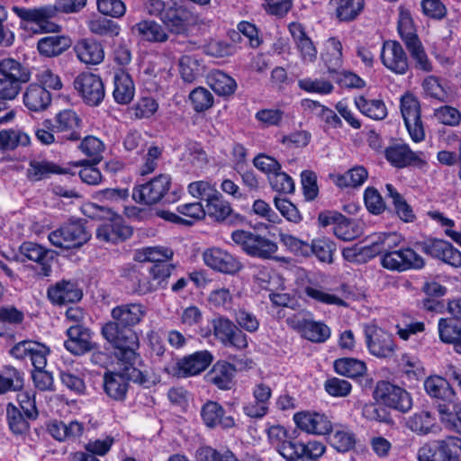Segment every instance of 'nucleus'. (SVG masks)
<instances>
[{
	"label": "nucleus",
	"instance_id": "f257e3e1",
	"mask_svg": "<svg viewBox=\"0 0 461 461\" xmlns=\"http://www.w3.org/2000/svg\"><path fill=\"white\" fill-rule=\"evenodd\" d=\"M102 334L116 349V355L124 366L120 372H106L104 375V390L113 400H123L128 382L131 381L148 386L149 381L147 375L134 366L138 359L137 350L140 343L135 331H121L118 325L107 322L102 328Z\"/></svg>",
	"mask_w": 461,
	"mask_h": 461
},
{
	"label": "nucleus",
	"instance_id": "f03ea898",
	"mask_svg": "<svg viewBox=\"0 0 461 461\" xmlns=\"http://www.w3.org/2000/svg\"><path fill=\"white\" fill-rule=\"evenodd\" d=\"M84 212L91 218H104L106 221L101 223L96 230V239L106 243H117L131 236V229L123 223L120 215L111 210L94 203L86 204Z\"/></svg>",
	"mask_w": 461,
	"mask_h": 461
},
{
	"label": "nucleus",
	"instance_id": "7ed1b4c3",
	"mask_svg": "<svg viewBox=\"0 0 461 461\" xmlns=\"http://www.w3.org/2000/svg\"><path fill=\"white\" fill-rule=\"evenodd\" d=\"M12 11L20 18V27L32 33H44L58 32L59 26L49 23L48 20L55 16V8L52 5H44L37 8H25L13 6Z\"/></svg>",
	"mask_w": 461,
	"mask_h": 461
},
{
	"label": "nucleus",
	"instance_id": "20e7f679",
	"mask_svg": "<svg viewBox=\"0 0 461 461\" xmlns=\"http://www.w3.org/2000/svg\"><path fill=\"white\" fill-rule=\"evenodd\" d=\"M418 461H461V438L450 437L426 443L418 450Z\"/></svg>",
	"mask_w": 461,
	"mask_h": 461
},
{
	"label": "nucleus",
	"instance_id": "39448f33",
	"mask_svg": "<svg viewBox=\"0 0 461 461\" xmlns=\"http://www.w3.org/2000/svg\"><path fill=\"white\" fill-rule=\"evenodd\" d=\"M91 235L80 221H70L49 234L50 243L58 248L71 249L83 246Z\"/></svg>",
	"mask_w": 461,
	"mask_h": 461
},
{
	"label": "nucleus",
	"instance_id": "423d86ee",
	"mask_svg": "<svg viewBox=\"0 0 461 461\" xmlns=\"http://www.w3.org/2000/svg\"><path fill=\"white\" fill-rule=\"evenodd\" d=\"M232 241L248 255L268 258L277 250L276 242L250 231L237 230L231 233Z\"/></svg>",
	"mask_w": 461,
	"mask_h": 461
},
{
	"label": "nucleus",
	"instance_id": "0eeeda50",
	"mask_svg": "<svg viewBox=\"0 0 461 461\" xmlns=\"http://www.w3.org/2000/svg\"><path fill=\"white\" fill-rule=\"evenodd\" d=\"M364 334L367 350L372 356L377 358H390L395 355L397 345L389 332L370 323L365 325Z\"/></svg>",
	"mask_w": 461,
	"mask_h": 461
},
{
	"label": "nucleus",
	"instance_id": "6e6552de",
	"mask_svg": "<svg viewBox=\"0 0 461 461\" xmlns=\"http://www.w3.org/2000/svg\"><path fill=\"white\" fill-rule=\"evenodd\" d=\"M380 264L389 271L402 273L411 269H421L425 261L412 249L402 248L384 253L380 257Z\"/></svg>",
	"mask_w": 461,
	"mask_h": 461
},
{
	"label": "nucleus",
	"instance_id": "1a4fd4ad",
	"mask_svg": "<svg viewBox=\"0 0 461 461\" xmlns=\"http://www.w3.org/2000/svg\"><path fill=\"white\" fill-rule=\"evenodd\" d=\"M400 110L411 139L414 142L422 141L425 138V131L418 98L411 93H405L400 99Z\"/></svg>",
	"mask_w": 461,
	"mask_h": 461
},
{
	"label": "nucleus",
	"instance_id": "9d476101",
	"mask_svg": "<svg viewBox=\"0 0 461 461\" xmlns=\"http://www.w3.org/2000/svg\"><path fill=\"white\" fill-rule=\"evenodd\" d=\"M318 221L322 227L333 225L334 235L344 241L353 240L363 233L360 223L348 220L336 211L321 212L318 216Z\"/></svg>",
	"mask_w": 461,
	"mask_h": 461
},
{
	"label": "nucleus",
	"instance_id": "9b49d317",
	"mask_svg": "<svg viewBox=\"0 0 461 461\" xmlns=\"http://www.w3.org/2000/svg\"><path fill=\"white\" fill-rule=\"evenodd\" d=\"M171 186V176L161 174L133 188L132 198L144 204H155L162 200Z\"/></svg>",
	"mask_w": 461,
	"mask_h": 461
},
{
	"label": "nucleus",
	"instance_id": "f8f14e48",
	"mask_svg": "<svg viewBox=\"0 0 461 461\" xmlns=\"http://www.w3.org/2000/svg\"><path fill=\"white\" fill-rule=\"evenodd\" d=\"M213 357L208 350L196 351L176 362L167 371L177 377H188L199 375L212 364Z\"/></svg>",
	"mask_w": 461,
	"mask_h": 461
},
{
	"label": "nucleus",
	"instance_id": "ddd939ff",
	"mask_svg": "<svg viewBox=\"0 0 461 461\" xmlns=\"http://www.w3.org/2000/svg\"><path fill=\"white\" fill-rule=\"evenodd\" d=\"M375 397L383 404L402 412L408 411L412 406L410 393L389 382L382 381L377 384Z\"/></svg>",
	"mask_w": 461,
	"mask_h": 461
},
{
	"label": "nucleus",
	"instance_id": "4468645a",
	"mask_svg": "<svg viewBox=\"0 0 461 461\" xmlns=\"http://www.w3.org/2000/svg\"><path fill=\"white\" fill-rule=\"evenodd\" d=\"M74 87L84 102L89 105H98L104 97V86L99 76L84 72L74 80Z\"/></svg>",
	"mask_w": 461,
	"mask_h": 461
},
{
	"label": "nucleus",
	"instance_id": "2eb2a0df",
	"mask_svg": "<svg viewBox=\"0 0 461 461\" xmlns=\"http://www.w3.org/2000/svg\"><path fill=\"white\" fill-rule=\"evenodd\" d=\"M297 429L312 435L323 436L332 430V423L322 412L314 411H297L293 416Z\"/></svg>",
	"mask_w": 461,
	"mask_h": 461
},
{
	"label": "nucleus",
	"instance_id": "dca6fc26",
	"mask_svg": "<svg viewBox=\"0 0 461 461\" xmlns=\"http://www.w3.org/2000/svg\"><path fill=\"white\" fill-rule=\"evenodd\" d=\"M214 336L225 346L239 350L248 347V337L228 318L219 317L212 321Z\"/></svg>",
	"mask_w": 461,
	"mask_h": 461
},
{
	"label": "nucleus",
	"instance_id": "f3484780",
	"mask_svg": "<svg viewBox=\"0 0 461 461\" xmlns=\"http://www.w3.org/2000/svg\"><path fill=\"white\" fill-rule=\"evenodd\" d=\"M303 292L307 299L315 303L339 307L348 306L339 289L328 287L315 280H309Z\"/></svg>",
	"mask_w": 461,
	"mask_h": 461
},
{
	"label": "nucleus",
	"instance_id": "a211bd4d",
	"mask_svg": "<svg viewBox=\"0 0 461 461\" xmlns=\"http://www.w3.org/2000/svg\"><path fill=\"white\" fill-rule=\"evenodd\" d=\"M49 348L35 340H23L16 343L10 354L17 359L29 358L35 368H45Z\"/></svg>",
	"mask_w": 461,
	"mask_h": 461
},
{
	"label": "nucleus",
	"instance_id": "6ab92c4d",
	"mask_svg": "<svg viewBox=\"0 0 461 461\" xmlns=\"http://www.w3.org/2000/svg\"><path fill=\"white\" fill-rule=\"evenodd\" d=\"M203 259L207 267L223 274L234 275L242 267L234 256L219 248L206 249L203 253Z\"/></svg>",
	"mask_w": 461,
	"mask_h": 461
},
{
	"label": "nucleus",
	"instance_id": "aec40b11",
	"mask_svg": "<svg viewBox=\"0 0 461 461\" xmlns=\"http://www.w3.org/2000/svg\"><path fill=\"white\" fill-rule=\"evenodd\" d=\"M380 59L383 65L393 73L403 75L408 70L407 55L398 41H384L381 49Z\"/></svg>",
	"mask_w": 461,
	"mask_h": 461
},
{
	"label": "nucleus",
	"instance_id": "412c9836",
	"mask_svg": "<svg viewBox=\"0 0 461 461\" xmlns=\"http://www.w3.org/2000/svg\"><path fill=\"white\" fill-rule=\"evenodd\" d=\"M385 158L393 167L398 168L406 167L411 165H423L425 156L422 151H413L408 144L394 143L384 150Z\"/></svg>",
	"mask_w": 461,
	"mask_h": 461
},
{
	"label": "nucleus",
	"instance_id": "4be33fe9",
	"mask_svg": "<svg viewBox=\"0 0 461 461\" xmlns=\"http://www.w3.org/2000/svg\"><path fill=\"white\" fill-rule=\"evenodd\" d=\"M288 324L296 330L303 338L314 343H323L330 338L331 330L322 321L295 318L287 320Z\"/></svg>",
	"mask_w": 461,
	"mask_h": 461
},
{
	"label": "nucleus",
	"instance_id": "5701e85b",
	"mask_svg": "<svg viewBox=\"0 0 461 461\" xmlns=\"http://www.w3.org/2000/svg\"><path fill=\"white\" fill-rule=\"evenodd\" d=\"M422 251L455 268L461 267V251L443 240H432L422 244Z\"/></svg>",
	"mask_w": 461,
	"mask_h": 461
},
{
	"label": "nucleus",
	"instance_id": "b1692460",
	"mask_svg": "<svg viewBox=\"0 0 461 461\" xmlns=\"http://www.w3.org/2000/svg\"><path fill=\"white\" fill-rule=\"evenodd\" d=\"M325 450V445L320 441L310 440L306 443L298 441L294 444L285 445L282 449V456L286 461L296 459L315 460L321 457Z\"/></svg>",
	"mask_w": 461,
	"mask_h": 461
},
{
	"label": "nucleus",
	"instance_id": "393cba45",
	"mask_svg": "<svg viewBox=\"0 0 461 461\" xmlns=\"http://www.w3.org/2000/svg\"><path fill=\"white\" fill-rule=\"evenodd\" d=\"M201 417L203 424L210 428H221L222 429H232L236 426V420L227 414L223 407L214 401H208L201 409Z\"/></svg>",
	"mask_w": 461,
	"mask_h": 461
},
{
	"label": "nucleus",
	"instance_id": "a878e982",
	"mask_svg": "<svg viewBox=\"0 0 461 461\" xmlns=\"http://www.w3.org/2000/svg\"><path fill=\"white\" fill-rule=\"evenodd\" d=\"M83 296L82 290L76 282L61 280L48 288L50 301L57 305L77 303Z\"/></svg>",
	"mask_w": 461,
	"mask_h": 461
},
{
	"label": "nucleus",
	"instance_id": "bb28decb",
	"mask_svg": "<svg viewBox=\"0 0 461 461\" xmlns=\"http://www.w3.org/2000/svg\"><path fill=\"white\" fill-rule=\"evenodd\" d=\"M147 314V308L139 303H124L114 307L111 315L118 325L121 331H125L119 327V323L123 326H135L139 324Z\"/></svg>",
	"mask_w": 461,
	"mask_h": 461
},
{
	"label": "nucleus",
	"instance_id": "cd10ccee",
	"mask_svg": "<svg viewBox=\"0 0 461 461\" xmlns=\"http://www.w3.org/2000/svg\"><path fill=\"white\" fill-rule=\"evenodd\" d=\"M131 32L142 41L163 43L168 40L167 29L154 20L144 19L131 27Z\"/></svg>",
	"mask_w": 461,
	"mask_h": 461
},
{
	"label": "nucleus",
	"instance_id": "c85d7f7f",
	"mask_svg": "<svg viewBox=\"0 0 461 461\" xmlns=\"http://www.w3.org/2000/svg\"><path fill=\"white\" fill-rule=\"evenodd\" d=\"M65 348L75 355H82L93 348L91 332L79 324L70 326L67 330Z\"/></svg>",
	"mask_w": 461,
	"mask_h": 461
},
{
	"label": "nucleus",
	"instance_id": "c756f323",
	"mask_svg": "<svg viewBox=\"0 0 461 461\" xmlns=\"http://www.w3.org/2000/svg\"><path fill=\"white\" fill-rule=\"evenodd\" d=\"M54 128L63 138L77 140L80 139L81 119L75 111L63 110L56 115Z\"/></svg>",
	"mask_w": 461,
	"mask_h": 461
},
{
	"label": "nucleus",
	"instance_id": "7c9ffc66",
	"mask_svg": "<svg viewBox=\"0 0 461 461\" xmlns=\"http://www.w3.org/2000/svg\"><path fill=\"white\" fill-rule=\"evenodd\" d=\"M343 46L341 41L330 37L323 43V49L321 52V59L330 76L339 74V70L343 66Z\"/></svg>",
	"mask_w": 461,
	"mask_h": 461
},
{
	"label": "nucleus",
	"instance_id": "2f4dec72",
	"mask_svg": "<svg viewBox=\"0 0 461 461\" xmlns=\"http://www.w3.org/2000/svg\"><path fill=\"white\" fill-rule=\"evenodd\" d=\"M173 269L171 264H154L149 271V280H144L140 284V293L145 294L166 287Z\"/></svg>",
	"mask_w": 461,
	"mask_h": 461
},
{
	"label": "nucleus",
	"instance_id": "473e14b6",
	"mask_svg": "<svg viewBox=\"0 0 461 461\" xmlns=\"http://www.w3.org/2000/svg\"><path fill=\"white\" fill-rule=\"evenodd\" d=\"M74 51L77 59L86 65L100 64L104 59V50L101 43L83 39L74 46Z\"/></svg>",
	"mask_w": 461,
	"mask_h": 461
},
{
	"label": "nucleus",
	"instance_id": "72a5a7b5",
	"mask_svg": "<svg viewBox=\"0 0 461 461\" xmlns=\"http://www.w3.org/2000/svg\"><path fill=\"white\" fill-rule=\"evenodd\" d=\"M113 96L114 101L120 104L131 103L135 95V86L131 76L124 72H116L113 77Z\"/></svg>",
	"mask_w": 461,
	"mask_h": 461
},
{
	"label": "nucleus",
	"instance_id": "f704fd0d",
	"mask_svg": "<svg viewBox=\"0 0 461 461\" xmlns=\"http://www.w3.org/2000/svg\"><path fill=\"white\" fill-rule=\"evenodd\" d=\"M31 144V137L20 128H9L0 131V152H10L20 147Z\"/></svg>",
	"mask_w": 461,
	"mask_h": 461
},
{
	"label": "nucleus",
	"instance_id": "c9c22d12",
	"mask_svg": "<svg viewBox=\"0 0 461 461\" xmlns=\"http://www.w3.org/2000/svg\"><path fill=\"white\" fill-rule=\"evenodd\" d=\"M236 369L227 362H217L207 373L206 380L221 390L230 388Z\"/></svg>",
	"mask_w": 461,
	"mask_h": 461
},
{
	"label": "nucleus",
	"instance_id": "e433bc0d",
	"mask_svg": "<svg viewBox=\"0 0 461 461\" xmlns=\"http://www.w3.org/2000/svg\"><path fill=\"white\" fill-rule=\"evenodd\" d=\"M71 45L68 37L63 35L46 36L39 40L37 50L45 57H56L67 50Z\"/></svg>",
	"mask_w": 461,
	"mask_h": 461
},
{
	"label": "nucleus",
	"instance_id": "4c0bfd02",
	"mask_svg": "<svg viewBox=\"0 0 461 461\" xmlns=\"http://www.w3.org/2000/svg\"><path fill=\"white\" fill-rule=\"evenodd\" d=\"M402 239L396 232H381L371 236V256L380 254L381 256L387 251L395 250L400 246Z\"/></svg>",
	"mask_w": 461,
	"mask_h": 461
},
{
	"label": "nucleus",
	"instance_id": "58836bf2",
	"mask_svg": "<svg viewBox=\"0 0 461 461\" xmlns=\"http://www.w3.org/2000/svg\"><path fill=\"white\" fill-rule=\"evenodd\" d=\"M50 100V95L47 89L38 85H30L23 95L25 106L33 112L47 108Z\"/></svg>",
	"mask_w": 461,
	"mask_h": 461
},
{
	"label": "nucleus",
	"instance_id": "ea45409f",
	"mask_svg": "<svg viewBox=\"0 0 461 461\" xmlns=\"http://www.w3.org/2000/svg\"><path fill=\"white\" fill-rule=\"evenodd\" d=\"M354 104L361 113L373 120H383L387 115V109L383 100L369 99L364 95L355 97Z\"/></svg>",
	"mask_w": 461,
	"mask_h": 461
},
{
	"label": "nucleus",
	"instance_id": "a19ab883",
	"mask_svg": "<svg viewBox=\"0 0 461 461\" xmlns=\"http://www.w3.org/2000/svg\"><path fill=\"white\" fill-rule=\"evenodd\" d=\"M407 427L412 431L423 435L439 430L436 417L427 411H420L411 415L407 420Z\"/></svg>",
	"mask_w": 461,
	"mask_h": 461
},
{
	"label": "nucleus",
	"instance_id": "79ce46f5",
	"mask_svg": "<svg viewBox=\"0 0 461 461\" xmlns=\"http://www.w3.org/2000/svg\"><path fill=\"white\" fill-rule=\"evenodd\" d=\"M330 177L339 187H358L366 181L368 172L364 167L357 166L344 174L331 175Z\"/></svg>",
	"mask_w": 461,
	"mask_h": 461
},
{
	"label": "nucleus",
	"instance_id": "37998d69",
	"mask_svg": "<svg viewBox=\"0 0 461 461\" xmlns=\"http://www.w3.org/2000/svg\"><path fill=\"white\" fill-rule=\"evenodd\" d=\"M0 74L4 77L26 83L31 78L29 69L13 58H5L0 60Z\"/></svg>",
	"mask_w": 461,
	"mask_h": 461
},
{
	"label": "nucleus",
	"instance_id": "c03bdc74",
	"mask_svg": "<svg viewBox=\"0 0 461 461\" xmlns=\"http://www.w3.org/2000/svg\"><path fill=\"white\" fill-rule=\"evenodd\" d=\"M173 251L166 247H146L135 253V260L139 262H153L155 264H167L171 259Z\"/></svg>",
	"mask_w": 461,
	"mask_h": 461
},
{
	"label": "nucleus",
	"instance_id": "a18cd8bd",
	"mask_svg": "<svg viewBox=\"0 0 461 461\" xmlns=\"http://www.w3.org/2000/svg\"><path fill=\"white\" fill-rule=\"evenodd\" d=\"M207 83L219 95H231L236 89L235 80L220 70L210 73L207 77Z\"/></svg>",
	"mask_w": 461,
	"mask_h": 461
},
{
	"label": "nucleus",
	"instance_id": "49530a36",
	"mask_svg": "<svg viewBox=\"0 0 461 461\" xmlns=\"http://www.w3.org/2000/svg\"><path fill=\"white\" fill-rule=\"evenodd\" d=\"M424 388L431 397L450 400L453 396V390L448 382L438 375H431L424 382Z\"/></svg>",
	"mask_w": 461,
	"mask_h": 461
},
{
	"label": "nucleus",
	"instance_id": "de8ad7c7",
	"mask_svg": "<svg viewBox=\"0 0 461 461\" xmlns=\"http://www.w3.org/2000/svg\"><path fill=\"white\" fill-rule=\"evenodd\" d=\"M186 190L193 198L203 200L206 203L219 192L215 183L207 179L189 183Z\"/></svg>",
	"mask_w": 461,
	"mask_h": 461
},
{
	"label": "nucleus",
	"instance_id": "09e8293b",
	"mask_svg": "<svg viewBox=\"0 0 461 461\" xmlns=\"http://www.w3.org/2000/svg\"><path fill=\"white\" fill-rule=\"evenodd\" d=\"M63 171L54 163L46 160H32L27 169V176L32 181H40L52 174H61Z\"/></svg>",
	"mask_w": 461,
	"mask_h": 461
},
{
	"label": "nucleus",
	"instance_id": "8fccbe9b",
	"mask_svg": "<svg viewBox=\"0 0 461 461\" xmlns=\"http://www.w3.org/2000/svg\"><path fill=\"white\" fill-rule=\"evenodd\" d=\"M334 369L339 375L348 377H357L366 373V366L365 362L361 360L343 357L334 362Z\"/></svg>",
	"mask_w": 461,
	"mask_h": 461
},
{
	"label": "nucleus",
	"instance_id": "3c124183",
	"mask_svg": "<svg viewBox=\"0 0 461 461\" xmlns=\"http://www.w3.org/2000/svg\"><path fill=\"white\" fill-rule=\"evenodd\" d=\"M311 254L321 262L330 264L336 251V244L329 238L321 237L312 240L310 244Z\"/></svg>",
	"mask_w": 461,
	"mask_h": 461
},
{
	"label": "nucleus",
	"instance_id": "603ef678",
	"mask_svg": "<svg viewBox=\"0 0 461 461\" xmlns=\"http://www.w3.org/2000/svg\"><path fill=\"white\" fill-rule=\"evenodd\" d=\"M206 209L209 216L217 221H225L233 212L230 203L220 192L206 203Z\"/></svg>",
	"mask_w": 461,
	"mask_h": 461
},
{
	"label": "nucleus",
	"instance_id": "864d4df0",
	"mask_svg": "<svg viewBox=\"0 0 461 461\" xmlns=\"http://www.w3.org/2000/svg\"><path fill=\"white\" fill-rule=\"evenodd\" d=\"M387 195L392 199L396 214L403 221L411 222L414 220L415 215L411 207L406 203L403 197L396 191L391 184L385 185Z\"/></svg>",
	"mask_w": 461,
	"mask_h": 461
},
{
	"label": "nucleus",
	"instance_id": "5fc2aeb1",
	"mask_svg": "<svg viewBox=\"0 0 461 461\" xmlns=\"http://www.w3.org/2000/svg\"><path fill=\"white\" fill-rule=\"evenodd\" d=\"M421 87L425 97L445 103L448 99V94L440 79L435 76L426 77Z\"/></svg>",
	"mask_w": 461,
	"mask_h": 461
},
{
	"label": "nucleus",
	"instance_id": "6e6d98bb",
	"mask_svg": "<svg viewBox=\"0 0 461 461\" xmlns=\"http://www.w3.org/2000/svg\"><path fill=\"white\" fill-rule=\"evenodd\" d=\"M438 335L445 343L461 344V325L452 319L441 318L438 321Z\"/></svg>",
	"mask_w": 461,
	"mask_h": 461
},
{
	"label": "nucleus",
	"instance_id": "4d7b16f0",
	"mask_svg": "<svg viewBox=\"0 0 461 461\" xmlns=\"http://www.w3.org/2000/svg\"><path fill=\"white\" fill-rule=\"evenodd\" d=\"M207 300L211 306L229 311L233 307L235 294L229 288L217 287L210 292Z\"/></svg>",
	"mask_w": 461,
	"mask_h": 461
},
{
	"label": "nucleus",
	"instance_id": "13d9d810",
	"mask_svg": "<svg viewBox=\"0 0 461 461\" xmlns=\"http://www.w3.org/2000/svg\"><path fill=\"white\" fill-rule=\"evenodd\" d=\"M336 6L337 16L341 21L354 19L364 6L363 0H332Z\"/></svg>",
	"mask_w": 461,
	"mask_h": 461
},
{
	"label": "nucleus",
	"instance_id": "bf43d9fd",
	"mask_svg": "<svg viewBox=\"0 0 461 461\" xmlns=\"http://www.w3.org/2000/svg\"><path fill=\"white\" fill-rule=\"evenodd\" d=\"M23 383V375L15 368L5 366L0 371V394L20 389Z\"/></svg>",
	"mask_w": 461,
	"mask_h": 461
},
{
	"label": "nucleus",
	"instance_id": "052dcab7",
	"mask_svg": "<svg viewBox=\"0 0 461 461\" xmlns=\"http://www.w3.org/2000/svg\"><path fill=\"white\" fill-rule=\"evenodd\" d=\"M398 32L405 45L419 39L410 11L402 7L399 12Z\"/></svg>",
	"mask_w": 461,
	"mask_h": 461
},
{
	"label": "nucleus",
	"instance_id": "680f3d73",
	"mask_svg": "<svg viewBox=\"0 0 461 461\" xmlns=\"http://www.w3.org/2000/svg\"><path fill=\"white\" fill-rule=\"evenodd\" d=\"M399 369L411 380L423 375V366L420 359L413 355L404 353L398 361Z\"/></svg>",
	"mask_w": 461,
	"mask_h": 461
},
{
	"label": "nucleus",
	"instance_id": "e2e57ef3",
	"mask_svg": "<svg viewBox=\"0 0 461 461\" xmlns=\"http://www.w3.org/2000/svg\"><path fill=\"white\" fill-rule=\"evenodd\" d=\"M298 86L301 89L308 93H314L319 95H329L334 89V86L330 80L321 77H306L300 79L298 81Z\"/></svg>",
	"mask_w": 461,
	"mask_h": 461
},
{
	"label": "nucleus",
	"instance_id": "0e129e2a",
	"mask_svg": "<svg viewBox=\"0 0 461 461\" xmlns=\"http://www.w3.org/2000/svg\"><path fill=\"white\" fill-rule=\"evenodd\" d=\"M88 28L95 34L109 37L118 36L121 31L116 23L101 17L89 21Z\"/></svg>",
	"mask_w": 461,
	"mask_h": 461
},
{
	"label": "nucleus",
	"instance_id": "69168bd1",
	"mask_svg": "<svg viewBox=\"0 0 461 461\" xmlns=\"http://www.w3.org/2000/svg\"><path fill=\"white\" fill-rule=\"evenodd\" d=\"M189 100L197 113L206 111L213 104V95L204 87L194 88L189 95Z\"/></svg>",
	"mask_w": 461,
	"mask_h": 461
},
{
	"label": "nucleus",
	"instance_id": "338daca9",
	"mask_svg": "<svg viewBox=\"0 0 461 461\" xmlns=\"http://www.w3.org/2000/svg\"><path fill=\"white\" fill-rule=\"evenodd\" d=\"M6 420L9 429L14 434L21 435L28 429V422L19 409L13 403H8L6 406Z\"/></svg>",
	"mask_w": 461,
	"mask_h": 461
},
{
	"label": "nucleus",
	"instance_id": "774afa93",
	"mask_svg": "<svg viewBox=\"0 0 461 461\" xmlns=\"http://www.w3.org/2000/svg\"><path fill=\"white\" fill-rule=\"evenodd\" d=\"M79 149L93 161L99 162L104 151V144L95 136H87L80 143Z\"/></svg>",
	"mask_w": 461,
	"mask_h": 461
}]
</instances>
